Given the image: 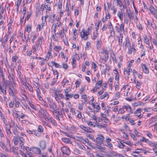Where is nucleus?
<instances>
[{"instance_id": "17", "label": "nucleus", "mask_w": 157, "mask_h": 157, "mask_svg": "<svg viewBox=\"0 0 157 157\" xmlns=\"http://www.w3.org/2000/svg\"><path fill=\"white\" fill-rule=\"evenodd\" d=\"M46 144L45 141H41L40 143V147L43 150L46 147Z\"/></svg>"}, {"instance_id": "45", "label": "nucleus", "mask_w": 157, "mask_h": 157, "mask_svg": "<svg viewBox=\"0 0 157 157\" xmlns=\"http://www.w3.org/2000/svg\"><path fill=\"white\" fill-rule=\"evenodd\" d=\"M55 93V98L56 99V100L58 102L59 101H60V98L58 97V95L56 92H54Z\"/></svg>"}, {"instance_id": "16", "label": "nucleus", "mask_w": 157, "mask_h": 157, "mask_svg": "<svg viewBox=\"0 0 157 157\" xmlns=\"http://www.w3.org/2000/svg\"><path fill=\"white\" fill-rule=\"evenodd\" d=\"M20 139V137L18 136H14L13 139V141L14 144L15 145H17L18 144Z\"/></svg>"}, {"instance_id": "38", "label": "nucleus", "mask_w": 157, "mask_h": 157, "mask_svg": "<svg viewBox=\"0 0 157 157\" xmlns=\"http://www.w3.org/2000/svg\"><path fill=\"white\" fill-rule=\"evenodd\" d=\"M144 150L142 149H136V151L134 152H133L132 153L135 154L136 153L137 154V155H140V152H141L142 151H144Z\"/></svg>"}, {"instance_id": "63", "label": "nucleus", "mask_w": 157, "mask_h": 157, "mask_svg": "<svg viewBox=\"0 0 157 157\" xmlns=\"http://www.w3.org/2000/svg\"><path fill=\"white\" fill-rule=\"evenodd\" d=\"M110 56L113 60H115V59H116L115 55L114 54V52H111Z\"/></svg>"}, {"instance_id": "1", "label": "nucleus", "mask_w": 157, "mask_h": 157, "mask_svg": "<svg viewBox=\"0 0 157 157\" xmlns=\"http://www.w3.org/2000/svg\"><path fill=\"white\" fill-rule=\"evenodd\" d=\"M39 116L41 120L43 119V118L45 120H46L48 117L49 114L45 109L41 108L39 111Z\"/></svg>"}, {"instance_id": "27", "label": "nucleus", "mask_w": 157, "mask_h": 157, "mask_svg": "<svg viewBox=\"0 0 157 157\" xmlns=\"http://www.w3.org/2000/svg\"><path fill=\"white\" fill-rule=\"evenodd\" d=\"M14 102H15V106L16 108H18L19 107L20 103L18 99L17 98H15L13 100Z\"/></svg>"}, {"instance_id": "40", "label": "nucleus", "mask_w": 157, "mask_h": 157, "mask_svg": "<svg viewBox=\"0 0 157 157\" xmlns=\"http://www.w3.org/2000/svg\"><path fill=\"white\" fill-rule=\"evenodd\" d=\"M57 25L56 24H53L52 27V32L55 33L56 31Z\"/></svg>"}, {"instance_id": "26", "label": "nucleus", "mask_w": 157, "mask_h": 157, "mask_svg": "<svg viewBox=\"0 0 157 157\" xmlns=\"http://www.w3.org/2000/svg\"><path fill=\"white\" fill-rule=\"evenodd\" d=\"M66 97L65 99L67 100H69L70 98H72L73 96V94H70L69 93L65 94Z\"/></svg>"}, {"instance_id": "25", "label": "nucleus", "mask_w": 157, "mask_h": 157, "mask_svg": "<svg viewBox=\"0 0 157 157\" xmlns=\"http://www.w3.org/2000/svg\"><path fill=\"white\" fill-rule=\"evenodd\" d=\"M49 107L50 108V111H51V110H53L56 109V105L54 103L51 102L49 104Z\"/></svg>"}, {"instance_id": "7", "label": "nucleus", "mask_w": 157, "mask_h": 157, "mask_svg": "<svg viewBox=\"0 0 157 157\" xmlns=\"http://www.w3.org/2000/svg\"><path fill=\"white\" fill-rule=\"evenodd\" d=\"M61 150L63 154L66 155H69L71 153L70 151L69 148L66 146L62 147Z\"/></svg>"}, {"instance_id": "39", "label": "nucleus", "mask_w": 157, "mask_h": 157, "mask_svg": "<svg viewBox=\"0 0 157 157\" xmlns=\"http://www.w3.org/2000/svg\"><path fill=\"white\" fill-rule=\"evenodd\" d=\"M51 63H52L53 65L55 66L56 67L59 68H61L62 67V66L61 65L54 61H51Z\"/></svg>"}, {"instance_id": "2", "label": "nucleus", "mask_w": 157, "mask_h": 157, "mask_svg": "<svg viewBox=\"0 0 157 157\" xmlns=\"http://www.w3.org/2000/svg\"><path fill=\"white\" fill-rule=\"evenodd\" d=\"M30 151H32L34 154L40 155V157H48L46 155H43L41 154V150L40 149L37 147H33L30 149Z\"/></svg>"}, {"instance_id": "8", "label": "nucleus", "mask_w": 157, "mask_h": 157, "mask_svg": "<svg viewBox=\"0 0 157 157\" xmlns=\"http://www.w3.org/2000/svg\"><path fill=\"white\" fill-rule=\"evenodd\" d=\"M149 10L151 13L156 18H157V10L155 9L153 6L151 5L149 7Z\"/></svg>"}, {"instance_id": "60", "label": "nucleus", "mask_w": 157, "mask_h": 157, "mask_svg": "<svg viewBox=\"0 0 157 157\" xmlns=\"http://www.w3.org/2000/svg\"><path fill=\"white\" fill-rule=\"evenodd\" d=\"M117 6H119V7L121 8L122 6V4L120 0H117Z\"/></svg>"}, {"instance_id": "10", "label": "nucleus", "mask_w": 157, "mask_h": 157, "mask_svg": "<svg viewBox=\"0 0 157 157\" xmlns=\"http://www.w3.org/2000/svg\"><path fill=\"white\" fill-rule=\"evenodd\" d=\"M123 108L125 109L126 111H127L128 112L130 113H132L133 111H132L131 107L128 104H127L126 105H124L122 106Z\"/></svg>"}, {"instance_id": "50", "label": "nucleus", "mask_w": 157, "mask_h": 157, "mask_svg": "<svg viewBox=\"0 0 157 157\" xmlns=\"http://www.w3.org/2000/svg\"><path fill=\"white\" fill-rule=\"evenodd\" d=\"M62 140L64 143L66 144L69 143L70 142V139L66 138H62Z\"/></svg>"}, {"instance_id": "30", "label": "nucleus", "mask_w": 157, "mask_h": 157, "mask_svg": "<svg viewBox=\"0 0 157 157\" xmlns=\"http://www.w3.org/2000/svg\"><path fill=\"white\" fill-rule=\"evenodd\" d=\"M16 90L15 89L13 90L10 87L9 89V94H11L13 97L15 96L14 94L16 93Z\"/></svg>"}, {"instance_id": "37", "label": "nucleus", "mask_w": 157, "mask_h": 157, "mask_svg": "<svg viewBox=\"0 0 157 157\" xmlns=\"http://www.w3.org/2000/svg\"><path fill=\"white\" fill-rule=\"evenodd\" d=\"M52 69L53 74L55 75H56V78H55L54 79L57 80L58 79L59 73L57 70H54L53 69Z\"/></svg>"}, {"instance_id": "11", "label": "nucleus", "mask_w": 157, "mask_h": 157, "mask_svg": "<svg viewBox=\"0 0 157 157\" xmlns=\"http://www.w3.org/2000/svg\"><path fill=\"white\" fill-rule=\"evenodd\" d=\"M11 126H9L8 125L5 126L6 131V133L10 136H13V133L10 131Z\"/></svg>"}, {"instance_id": "13", "label": "nucleus", "mask_w": 157, "mask_h": 157, "mask_svg": "<svg viewBox=\"0 0 157 157\" xmlns=\"http://www.w3.org/2000/svg\"><path fill=\"white\" fill-rule=\"evenodd\" d=\"M141 66L142 68L143 72L146 74H148L149 73V70L148 68L147 67L146 65L141 64Z\"/></svg>"}, {"instance_id": "41", "label": "nucleus", "mask_w": 157, "mask_h": 157, "mask_svg": "<svg viewBox=\"0 0 157 157\" xmlns=\"http://www.w3.org/2000/svg\"><path fill=\"white\" fill-rule=\"evenodd\" d=\"M107 97H108V98L109 95L107 92H105L103 95L100 97V99H103Z\"/></svg>"}, {"instance_id": "62", "label": "nucleus", "mask_w": 157, "mask_h": 157, "mask_svg": "<svg viewBox=\"0 0 157 157\" xmlns=\"http://www.w3.org/2000/svg\"><path fill=\"white\" fill-rule=\"evenodd\" d=\"M120 93L119 92H117L116 93L114 97V99L117 100L120 97Z\"/></svg>"}, {"instance_id": "23", "label": "nucleus", "mask_w": 157, "mask_h": 157, "mask_svg": "<svg viewBox=\"0 0 157 157\" xmlns=\"http://www.w3.org/2000/svg\"><path fill=\"white\" fill-rule=\"evenodd\" d=\"M126 13H127L128 16L130 20H132L133 19V17L132 16V13L131 12L130 10L127 9L126 10Z\"/></svg>"}, {"instance_id": "44", "label": "nucleus", "mask_w": 157, "mask_h": 157, "mask_svg": "<svg viewBox=\"0 0 157 157\" xmlns=\"http://www.w3.org/2000/svg\"><path fill=\"white\" fill-rule=\"evenodd\" d=\"M124 24L122 23L120 25L119 28V31L122 32L124 30Z\"/></svg>"}, {"instance_id": "35", "label": "nucleus", "mask_w": 157, "mask_h": 157, "mask_svg": "<svg viewBox=\"0 0 157 157\" xmlns=\"http://www.w3.org/2000/svg\"><path fill=\"white\" fill-rule=\"evenodd\" d=\"M31 30L32 27L31 25H28L26 26L25 29L26 31L29 33L31 31Z\"/></svg>"}, {"instance_id": "19", "label": "nucleus", "mask_w": 157, "mask_h": 157, "mask_svg": "<svg viewBox=\"0 0 157 157\" xmlns=\"http://www.w3.org/2000/svg\"><path fill=\"white\" fill-rule=\"evenodd\" d=\"M126 42H124L123 43V45L124 44H125V50H126V46H127L128 47H129L130 48L131 47L130 42L128 38L126 39Z\"/></svg>"}, {"instance_id": "5", "label": "nucleus", "mask_w": 157, "mask_h": 157, "mask_svg": "<svg viewBox=\"0 0 157 157\" xmlns=\"http://www.w3.org/2000/svg\"><path fill=\"white\" fill-rule=\"evenodd\" d=\"M108 29H110V35L109 37V38H110L111 37H113V36H114L115 35V32L113 27L112 24L110 21L109 22V25L108 26Z\"/></svg>"}, {"instance_id": "12", "label": "nucleus", "mask_w": 157, "mask_h": 157, "mask_svg": "<svg viewBox=\"0 0 157 157\" xmlns=\"http://www.w3.org/2000/svg\"><path fill=\"white\" fill-rule=\"evenodd\" d=\"M124 13V11L123 10H121V11H118L117 15L119 18L120 20L122 21L123 19V15Z\"/></svg>"}, {"instance_id": "49", "label": "nucleus", "mask_w": 157, "mask_h": 157, "mask_svg": "<svg viewBox=\"0 0 157 157\" xmlns=\"http://www.w3.org/2000/svg\"><path fill=\"white\" fill-rule=\"evenodd\" d=\"M132 93H130L129 94L131 96H130L129 97L126 98H125V99L129 101H131L134 99L133 98H132Z\"/></svg>"}, {"instance_id": "33", "label": "nucleus", "mask_w": 157, "mask_h": 157, "mask_svg": "<svg viewBox=\"0 0 157 157\" xmlns=\"http://www.w3.org/2000/svg\"><path fill=\"white\" fill-rule=\"evenodd\" d=\"M37 131L40 133H42L44 132V128L41 125H39L37 128Z\"/></svg>"}, {"instance_id": "59", "label": "nucleus", "mask_w": 157, "mask_h": 157, "mask_svg": "<svg viewBox=\"0 0 157 157\" xmlns=\"http://www.w3.org/2000/svg\"><path fill=\"white\" fill-rule=\"evenodd\" d=\"M106 146L107 147H109L111 149H113V145L110 142L109 143H107Z\"/></svg>"}, {"instance_id": "28", "label": "nucleus", "mask_w": 157, "mask_h": 157, "mask_svg": "<svg viewBox=\"0 0 157 157\" xmlns=\"http://www.w3.org/2000/svg\"><path fill=\"white\" fill-rule=\"evenodd\" d=\"M28 85H29V86H28L27 85L26 83L24 85L25 86L26 89H28L31 92L33 93L34 91L32 87L30 86L29 84H28Z\"/></svg>"}, {"instance_id": "24", "label": "nucleus", "mask_w": 157, "mask_h": 157, "mask_svg": "<svg viewBox=\"0 0 157 157\" xmlns=\"http://www.w3.org/2000/svg\"><path fill=\"white\" fill-rule=\"evenodd\" d=\"M14 124H13V125L12 126L13 128V132L14 133V134L15 135H17L18 134V131L17 130V128H18V126L17 125H14Z\"/></svg>"}, {"instance_id": "14", "label": "nucleus", "mask_w": 157, "mask_h": 157, "mask_svg": "<svg viewBox=\"0 0 157 157\" xmlns=\"http://www.w3.org/2000/svg\"><path fill=\"white\" fill-rule=\"evenodd\" d=\"M141 109L140 108L138 109L136 111H135L134 112H133V113L136 116H137L138 117H140V118H139V119H140L142 117V116H141Z\"/></svg>"}, {"instance_id": "46", "label": "nucleus", "mask_w": 157, "mask_h": 157, "mask_svg": "<svg viewBox=\"0 0 157 157\" xmlns=\"http://www.w3.org/2000/svg\"><path fill=\"white\" fill-rule=\"evenodd\" d=\"M153 23L154 22L153 21H151L150 20H147V25L148 27H153Z\"/></svg>"}, {"instance_id": "15", "label": "nucleus", "mask_w": 157, "mask_h": 157, "mask_svg": "<svg viewBox=\"0 0 157 157\" xmlns=\"http://www.w3.org/2000/svg\"><path fill=\"white\" fill-rule=\"evenodd\" d=\"M19 36L21 38V40L23 41H25L26 39V36L25 34V32L23 35V31H20L19 32Z\"/></svg>"}, {"instance_id": "31", "label": "nucleus", "mask_w": 157, "mask_h": 157, "mask_svg": "<svg viewBox=\"0 0 157 157\" xmlns=\"http://www.w3.org/2000/svg\"><path fill=\"white\" fill-rule=\"evenodd\" d=\"M101 39H97V41L96 46L98 49H100L101 48Z\"/></svg>"}, {"instance_id": "52", "label": "nucleus", "mask_w": 157, "mask_h": 157, "mask_svg": "<svg viewBox=\"0 0 157 157\" xmlns=\"http://www.w3.org/2000/svg\"><path fill=\"white\" fill-rule=\"evenodd\" d=\"M62 49V48L60 46H56L54 48V49L57 52H59V51Z\"/></svg>"}, {"instance_id": "6", "label": "nucleus", "mask_w": 157, "mask_h": 157, "mask_svg": "<svg viewBox=\"0 0 157 157\" xmlns=\"http://www.w3.org/2000/svg\"><path fill=\"white\" fill-rule=\"evenodd\" d=\"M80 36L82 39L85 40H86L88 38L89 34L86 33L85 29H83L82 31L80 33Z\"/></svg>"}, {"instance_id": "18", "label": "nucleus", "mask_w": 157, "mask_h": 157, "mask_svg": "<svg viewBox=\"0 0 157 157\" xmlns=\"http://www.w3.org/2000/svg\"><path fill=\"white\" fill-rule=\"evenodd\" d=\"M5 40H3L2 41V47H3V48H4V47L6 45V44L7 42L8 39H9V35H6L5 36Z\"/></svg>"}, {"instance_id": "34", "label": "nucleus", "mask_w": 157, "mask_h": 157, "mask_svg": "<svg viewBox=\"0 0 157 157\" xmlns=\"http://www.w3.org/2000/svg\"><path fill=\"white\" fill-rule=\"evenodd\" d=\"M29 105H30L31 107L33 109L37 111V108L36 107V106L33 105L32 101H29Z\"/></svg>"}, {"instance_id": "42", "label": "nucleus", "mask_w": 157, "mask_h": 157, "mask_svg": "<svg viewBox=\"0 0 157 157\" xmlns=\"http://www.w3.org/2000/svg\"><path fill=\"white\" fill-rule=\"evenodd\" d=\"M98 32H94L93 33V36L92 37V39L93 40H95L98 37Z\"/></svg>"}, {"instance_id": "4", "label": "nucleus", "mask_w": 157, "mask_h": 157, "mask_svg": "<svg viewBox=\"0 0 157 157\" xmlns=\"http://www.w3.org/2000/svg\"><path fill=\"white\" fill-rule=\"evenodd\" d=\"M105 53L104 55V58L101 57H100V62L101 63L105 64L108 60L109 59V55L108 52L106 50H104L103 51Z\"/></svg>"}, {"instance_id": "56", "label": "nucleus", "mask_w": 157, "mask_h": 157, "mask_svg": "<svg viewBox=\"0 0 157 157\" xmlns=\"http://www.w3.org/2000/svg\"><path fill=\"white\" fill-rule=\"evenodd\" d=\"M136 87L137 89H140V85L142 84V82L137 81L136 83Z\"/></svg>"}, {"instance_id": "48", "label": "nucleus", "mask_w": 157, "mask_h": 157, "mask_svg": "<svg viewBox=\"0 0 157 157\" xmlns=\"http://www.w3.org/2000/svg\"><path fill=\"white\" fill-rule=\"evenodd\" d=\"M60 54L61 57L62 58H63L64 60L66 59L65 61L66 62L68 60V58L67 56H64V53L63 52H60Z\"/></svg>"}, {"instance_id": "47", "label": "nucleus", "mask_w": 157, "mask_h": 157, "mask_svg": "<svg viewBox=\"0 0 157 157\" xmlns=\"http://www.w3.org/2000/svg\"><path fill=\"white\" fill-rule=\"evenodd\" d=\"M76 63V60L75 59V58H73L72 59V66L74 68L76 67V66H75V64Z\"/></svg>"}, {"instance_id": "20", "label": "nucleus", "mask_w": 157, "mask_h": 157, "mask_svg": "<svg viewBox=\"0 0 157 157\" xmlns=\"http://www.w3.org/2000/svg\"><path fill=\"white\" fill-rule=\"evenodd\" d=\"M46 120H47L48 122H51L54 125H57V123L55 120L52 117H49V118L48 117V119H47Z\"/></svg>"}, {"instance_id": "36", "label": "nucleus", "mask_w": 157, "mask_h": 157, "mask_svg": "<svg viewBox=\"0 0 157 157\" xmlns=\"http://www.w3.org/2000/svg\"><path fill=\"white\" fill-rule=\"evenodd\" d=\"M52 55V53H51L50 52H48L45 56V59L46 61L48 60L49 59L50 56Z\"/></svg>"}, {"instance_id": "58", "label": "nucleus", "mask_w": 157, "mask_h": 157, "mask_svg": "<svg viewBox=\"0 0 157 157\" xmlns=\"http://www.w3.org/2000/svg\"><path fill=\"white\" fill-rule=\"evenodd\" d=\"M4 12V8L2 7L1 8V10L0 12V19H1L2 17V14H3Z\"/></svg>"}, {"instance_id": "53", "label": "nucleus", "mask_w": 157, "mask_h": 157, "mask_svg": "<svg viewBox=\"0 0 157 157\" xmlns=\"http://www.w3.org/2000/svg\"><path fill=\"white\" fill-rule=\"evenodd\" d=\"M85 132H87L92 133L93 132V131L90 127H86V128Z\"/></svg>"}, {"instance_id": "21", "label": "nucleus", "mask_w": 157, "mask_h": 157, "mask_svg": "<svg viewBox=\"0 0 157 157\" xmlns=\"http://www.w3.org/2000/svg\"><path fill=\"white\" fill-rule=\"evenodd\" d=\"M132 71L130 68H128L126 69L124 68V75H128V78H129L128 76L130 75V73Z\"/></svg>"}, {"instance_id": "55", "label": "nucleus", "mask_w": 157, "mask_h": 157, "mask_svg": "<svg viewBox=\"0 0 157 157\" xmlns=\"http://www.w3.org/2000/svg\"><path fill=\"white\" fill-rule=\"evenodd\" d=\"M149 140L148 139L145 138L144 137H143L142 139L140 140V142L141 143V142H148V143Z\"/></svg>"}, {"instance_id": "51", "label": "nucleus", "mask_w": 157, "mask_h": 157, "mask_svg": "<svg viewBox=\"0 0 157 157\" xmlns=\"http://www.w3.org/2000/svg\"><path fill=\"white\" fill-rule=\"evenodd\" d=\"M32 13V11L31 10H30L29 13L28 14L27 17L26 18V19L25 20V21L26 20L27 21H28L30 17L31 16V15Z\"/></svg>"}, {"instance_id": "57", "label": "nucleus", "mask_w": 157, "mask_h": 157, "mask_svg": "<svg viewBox=\"0 0 157 157\" xmlns=\"http://www.w3.org/2000/svg\"><path fill=\"white\" fill-rule=\"evenodd\" d=\"M125 113V110H124V109L123 108V106L122 107V108H120L118 111V113L120 114H123Z\"/></svg>"}, {"instance_id": "43", "label": "nucleus", "mask_w": 157, "mask_h": 157, "mask_svg": "<svg viewBox=\"0 0 157 157\" xmlns=\"http://www.w3.org/2000/svg\"><path fill=\"white\" fill-rule=\"evenodd\" d=\"M120 36L118 42L119 44L121 45L122 43V39H123V36L122 33H121V34H120Z\"/></svg>"}, {"instance_id": "64", "label": "nucleus", "mask_w": 157, "mask_h": 157, "mask_svg": "<svg viewBox=\"0 0 157 157\" xmlns=\"http://www.w3.org/2000/svg\"><path fill=\"white\" fill-rule=\"evenodd\" d=\"M71 90L70 87H67L66 89L64 90L65 92V94L69 93Z\"/></svg>"}, {"instance_id": "29", "label": "nucleus", "mask_w": 157, "mask_h": 157, "mask_svg": "<svg viewBox=\"0 0 157 157\" xmlns=\"http://www.w3.org/2000/svg\"><path fill=\"white\" fill-rule=\"evenodd\" d=\"M0 147L5 151H8V150L4 144V143L2 142H0Z\"/></svg>"}, {"instance_id": "22", "label": "nucleus", "mask_w": 157, "mask_h": 157, "mask_svg": "<svg viewBox=\"0 0 157 157\" xmlns=\"http://www.w3.org/2000/svg\"><path fill=\"white\" fill-rule=\"evenodd\" d=\"M102 80H100L98 81L95 85V88L96 89H100L102 86Z\"/></svg>"}, {"instance_id": "54", "label": "nucleus", "mask_w": 157, "mask_h": 157, "mask_svg": "<svg viewBox=\"0 0 157 157\" xmlns=\"http://www.w3.org/2000/svg\"><path fill=\"white\" fill-rule=\"evenodd\" d=\"M43 39V37L42 36H40L38 37V39L37 43L41 44L42 42V40Z\"/></svg>"}, {"instance_id": "61", "label": "nucleus", "mask_w": 157, "mask_h": 157, "mask_svg": "<svg viewBox=\"0 0 157 157\" xmlns=\"http://www.w3.org/2000/svg\"><path fill=\"white\" fill-rule=\"evenodd\" d=\"M148 143L150 146H155V147H157V144L155 143L151 142L150 141H149Z\"/></svg>"}, {"instance_id": "9", "label": "nucleus", "mask_w": 157, "mask_h": 157, "mask_svg": "<svg viewBox=\"0 0 157 157\" xmlns=\"http://www.w3.org/2000/svg\"><path fill=\"white\" fill-rule=\"evenodd\" d=\"M0 92L3 94H6V88L0 82Z\"/></svg>"}, {"instance_id": "32", "label": "nucleus", "mask_w": 157, "mask_h": 157, "mask_svg": "<svg viewBox=\"0 0 157 157\" xmlns=\"http://www.w3.org/2000/svg\"><path fill=\"white\" fill-rule=\"evenodd\" d=\"M55 14H53V15H50L49 17V21L52 23H54L55 20Z\"/></svg>"}, {"instance_id": "3", "label": "nucleus", "mask_w": 157, "mask_h": 157, "mask_svg": "<svg viewBox=\"0 0 157 157\" xmlns=\"http://www.w3.org/2000/svg\"><path fill=\"white\" fill-rule=\"evenodd\" d=\"M104 139L105 137L102 135L100 134L98 135L96 138L95 143L96 144L99 146L103 144Z\"/></svg>"}]
</instances>
